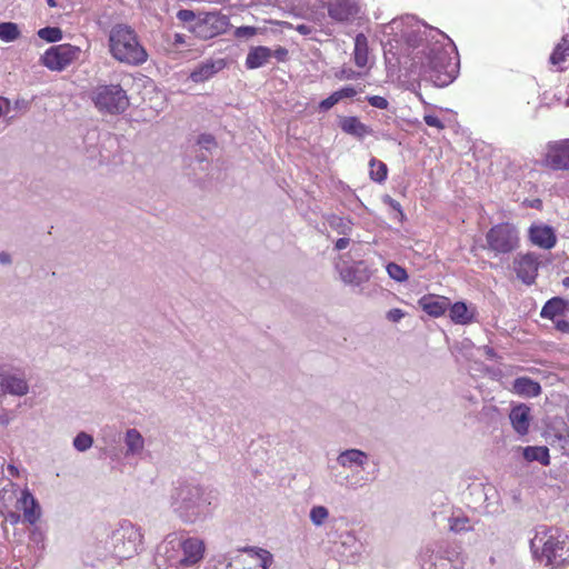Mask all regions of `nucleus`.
Returning a JSON list of instances; mask_svg holds the SVG:
<instances>
[{
  "mask_svg": "<svg viewBox=\"0 0 569 569\" xmlns=\"http://www.w3.org/2000/svg\"><path fill=\"white\" fill-rule=\"evenodd\" d=\"M0 387L9 393L23 396L28 392V385L24 379L10 373L0 372Z\"/></svg>",
  "mask_w": 569,
  "mask_h": 569,
  "instance_id": "nucleus-22",
  "label": "nucleus"
},
{
  "mask_svg": "<svg viewBox=\"0 0 569 569\" xmlns=\"http://www.w3.org/2000/svg\"><path fill=\"white\" fill-rule=\"evenodd\" d=\"M449 317L452 322L458 325H468L473 320V313L469 311L467 305L462 301H457L449 306Z\"/></svg>",
  "mask_w": 569,
  "mask_h": 569,
  "instance_id": "nucleus-26",
  "label": "nucleus"
},
{
  "mask_svg": "<svg viewBox=\"0 0 569 569\" xmlns=\"http://www.w3.org/2000/svg\"><path fill=\"white\" fill-rule=\"evenodd\" d=\"M541 163L553 171H569V139L549 141L545 147Z\"/></svg>",
  "mask_w": 569,
  "mask_h": 569,
  "instance_id": "nucleus-8",
  "label": "nucleus"
},
{
  "mask_svg": "<svg viewBox=\"0 0 569 569\" xmlns=\"http://www.w3.org/2000/svg\"><path fill=\"white\" fill-rule=\"evenodd\" d=\"M127 453H139L143 449L144 440L136 429H129L126 433Z\"/></svg>",
  "mask_w": 569,
  "mask_h": 569,
  "instance_id": "nucleus-31",
  "label": "nucleus"
},
{
  "mask_svg": "<svg viewBox=\"0 0 569 569\" xmlns=\"http://www.w3.org/2000/svg\"><path fill=\"white\" fill-rule=\"evenodd\" d=\"M178 16L183 21L194 20V13L190 10H181Z\"/></svg>",
  "mask_w": 569,
  "mask_h": 569,
  "instance_id": "nucleus-50",
  "label": "nucleus"
},
{
  "mask_svg": "<svg viewBox=\"0 0 569 569\" xmlns=\"http://www.w3.org/2000/svg\"><path fill=\"white\" fill-rule=\"evenodd\" d=\"M257 28L254 27H239L234 31V36L237 38H249L258 33Z\"/></svg>",
  "mask_w": 569,
  "mask_h": 569,
  "instance_id": "nucleus-41",
  "label": "nucleus"
},
{
  "mask_svg": "<svg viewBox=\"0 0 569 569\" xmlns=\"http://www.w3.org/2000/svg\"><path fill=\"white\" fill-rule=\"evenodd\" d=\"M91 100L100 112L122 113L129 106V98L120 84H100L91 93Z\"/></svg>",
  "mask_w": 569,
  "mask_h": 569,
  "instance_id": "nucleus-5",
  "label": "nucleus"
},
{
  "mask_svg": "<svg viewBox=\"0 0 569 569\" xmlns=\"http://www.w3.org/2000/svg\"><path fill=\"white\" fill-rule=\"evenodd\" d=\"M16 499V508L22 510L23 521L34 525L40 518V507L29 490L21 491V496L16 498L13 493H0V515L10 523L17 525L21 520L20 513L8 509L7 502Z\"/></svg>",
  "mask_w": 569,
  "mask_h": 569,
  "instance_id": "nucleus-3",
  "label": "nucleus"
},
{
  "mask_svg": "<svg viewBox=\"0 0 569 569\" xmlns=\"http://www.w3.org/2000/svg\"><path fill=\"white\" fill-rule=\"evenodd\" d=\"M81 54V49L71 43L51 46L40 57V63L50 71H63L74 63Z\"/></svg>",
  "mask_w": 569,
  "mask_h": 569,
  "instance_id": "nucleus-7",
  "label": "nucleus"
},
{
  "mask_svg": "<svg viewBox=\"0 0 569 569\" xmlns=\"http://www.w3.org/2000/svg\"><path fill=\"white\" fill-rule=\"evenodd\" d=\"M0 262L1 263H9L10 262V256L7 252L0 253Z\"/></svg>",
  "mask_w": 569,
  "mask_h": 569,
  "instance_id": "nucleus-56",
  "label": "nucleus"
},
{
  "mask_svg": "<svg viewBox=\"0 0 569 569\" xmlns=\"http://www.w3.org/2000/svg\"><path fill=\"white\" fill-rule=\"evenodd\" d=\"M269 23L274 24L280 28L284 29H292L293 26L290 22L287 21H277V20H270Z\"/></svg>",
  "mask_w": 569,
  "mask_h": 569,
  "instance_id": "nucleus-53",
  "label": "nucleus"
},
{
  "mask_svg": "<svg viewBox=\"0 0 569 569\" xmlns=\"http://www.w3.org/2000/svg\"><path fill=\"white\" fill-rule=\"evenodd\" d=\"M386 269L389 277L398 282H405L408 279L406 269L395 262H389Z\"/></svg>",
  "mask_w": 569,
  "mask_h": 569,
  "instance_id": "nucleus-35",
  "label": "nucleus"
},
{
  "mask_svg": "<svg viewBox=\"0 0 569 569\" xmlns=\"http://www.w3.org/2000/svg\"><path fill=\"white\" fill-rule=\"evenodd\" d=\"M487 248L496 254H508L520 246V231L512 222L493 224L486 233Z\"/></svg>",
  "mask_w": 569,
  "mask_h": 569,
  "instance_id": "nucleus-4",
  "label": "nucleus"
},
{
  "mask_svg": "<svg viewBox=\"0 0 569 569\" xmlns=\"http://www.w3.org/2000/svg\"><path fill=\"white\" fill-rule=\"evenodd\" d=\"M552 322L555 323V328L557 331L569 335V319L561 317Z\"/></svg>",
  "mask_w": 569,
  "mask_h": 569,
  "instance_id": "nucleus-46",
  "label": "nucleus"
},
{
  "mask_svg": "<svg viewBox=\"0 0 569 569\" xmlns=\"http://www.w3.org/2000/svg\"><path fill=\"white\" fill-rule=\"evenodd\" d=\"M368 102L370 106L378 108V109H387L389 106L388 100L381 96L368 97Z\"/></svg>",
  "mask_w": 569,
  "mask_h": 569,
  "instance_id": "nucleus-40",
  "label": "nucleus"
},
{
  "mask_svg": "<svg viewBox=\"0 0 569 569\" xmlns=\"http://www.w3.org/2000/svg\"><path fill=\"white\" fill-rule=\"evenodd\" d=\"M38 37L47 42H58L62 39V30L58 27H46L38 30Z\"/></svg>",
  "mask_w": 569,
  "mask_h": 569,
  "instance_id": "nucleus-33",
  "label": "nucleus"
},
{
  "mask_svg": "<svg viewBox=\"0 0 569 569\" xmlns=\"http://www.w3.org/2000/svg\"><path fill=\"white\" fill-rule=\"evenodd\" d=\"M522 204L527 208H533V209H537V210H541L542 209V200L539 199V198H536V199H526Z\"/></svg>",
  "mask_w": 569,
  "mask_h": 569,
  "instance_id": "nucleus-47",
  "label": "nucleus"
},
{
  "mask_svg": "<svg viewBox=\"0 0 569 569\" xmlns=\"http://www.w3.org/2000/svg\"><path fill=\"white\" fill-rule=\"evenodd\" d=\"M562 284H563L565 288H569V277H565L562 279Z\"/></svg>",
  "mask_w": 569,
  "mask_h": 569,
  "instance_id": "nucleus-57",
  "label": "nucleus"
},
{
  "mask_svg": "<svg viewBox=\"0 0 569 569\" xmlns=\"http://www.w3.org/2000/svg\"><path fill=\"white\" fill-rule=\"evenodd\" d=\"M569 312V300L561 297H553L549 299L540 311L542 319L555 321L561 317H566Z\"/></svg>",
  "mask_w": 569,
  "mask_h": 569,
  "instance_id": "nucleus-17",
  "label": "nucleus"
},
{
  "mask_svg": "<svg viewBox=\"0 0 569 569\" xmlns=\"http://www.w3.org/2000/svg\"><path fill=\"white\" fill-rule=\"evenodd\" d=\"M358 13L359 7L355 0H329L328 2V14L336 21H348Z\"/></svg>",
  "mask_w": 569,
  "mask_h": 569,
  "instance_id": "nucleus-12",
  "label": "nucleus"
},
{
  "mask_svg": "<svg viewBox=\"0 0 569 569\" xmlns=\"http://www.w3.org/2000/svg\"><path fill=\"white\" fill-rule=\"evenodd\" d=\"M425 569H432V566H430L429 568H425Z\"/></svg>",
  "mask_w": 569,
  "mask_h": 569,
  "instance_id": "nucleus-60",
  "label": "nucleus"
},
{
  "mask_svg": "<svg viewBox=\"0 0 569 569\" xmlns=\"http://www.w3.org/2000/svg\"><path fill=\"white\" fill-rule=\"evenodd\" d=\"M226 67L223 59H209L198 64L190 73V79L196 82H204Z\"/></svg>",
  "mask_w": 569,
  "mask_h": 569,
  "instance_id": "nucleus-15",
  "label": "nucleus"
},
{
  "mask_svg": "<svg viewBox=\"0 0 569 569\" xmlns=\"http://www.w3.org/2000/svg\"><path fill=\"white\" fill-rule=\"evenodd\" d=\"M121 537L127 539L126 542L122 543L120 548L118 545L116 546L117 556L120 558H130L133 553L137 552L139 545L142 542V535L133 527L123 529Z\"/></svg>",
  "mask_w": 569,
  "mask_h": 569,
  "instance_id": "nucleus-18",
  "label": "nucleus"
},
{
  "mask_svg": "<svg viewBox=\"0 0 569 569\" xmlns=\"http://www.w3.org/2000/svg\"><path fill=\"white\" fill-rule=\"evenodd\" d=\"M458 557H459V552H458V551H456V550L447 551V556H446V558H447L450 562H452V561L457 560V559H458Z\"/></svg>",
  "mask_w": 569,
  "mask_h": 569,
  "instance_id": "nucleus-55",
  "label": "nucleus"
},
{
  "mask_svg": "<svg viewBox=\"0 0 569 569\" xmlns=\"http://www.w3.org/2000/svg\"><path fill=\"white\" fill-rule=\"evenodd\" d=\"M535 560L548 569H562L569 566V535L557 527L542 526L530 540Z\"/></svg>",
  "mask_w": 569,
  "mask_h": 569,
  "instance_id": "nucleus-1",
  "label": "nucleus"
},
{
  "mask_svg": "<svg viewBox=\"0 0 569 569\" xmlns=\"http://www.w3.org/2000/svg\"><path fill=\"white\" fill-rule=\"evenodd\" d=\"M350 240L348 238H339L336 243H335V248L337 250H343L348 247Z\"/></svg>",
  "mask_w": 569,
  "mask_h": 569,
  "instance_id": "nucleus-51",
  "label": "nucleus"
},
{
  "mask_svg": "<svg viewBox=\"0 0 569 569\" xmlns=\"http://www.w3.org/2000/svg\"><path fill=\"white\" fill-rule=\"evenodd\" d=\"M339 102V99L338 97L336 96V91L332 92L328 98L323 99L322 101H320L319 103V109L321 111H328L330 110L333 106H336L337 103Z\"/></svg>",
  "mask_w": 569,
  "mask_h": 569,
  "instance_id": "nucleus-39",
  "label": "nucleus"
},
{
  "mask_svg": "<svg viewBox=\"0 0 569 569\" xmlns=\"http://www.w3.org/2000/svg\"><path fill=\"white\" fill-rule=\"evenodd\" d=\"M512 428L521 436L529 431L530 426V408L526 405H518L513 407L509 415Z\"/></svg>",
  "mask_w": 569,
  "mask_h": 569,
  "instance_id": "nucleus-20",
  "label": "nucleus"
},
{
  "mask_svg": "<svg viewBox=\"0 0 569 569\" xmlns=\"http://www.w3.org/2000/svg\"><path fill=\"white\" fill-rule=\"evenodd\" d=\"M569 59V36H565L557 43L553 51L550 54L549 62L556 67L558 71L565 69L563 64Z\"/></svg>",
  "mask_w": 569,
  "mask_h": 569,
  "instance_id": "nucleus-23",
  "label": "nucleus"
},
{
  "mask_svg": "<svg viewBox=\"0 0 569 569\" xmlns=\"http://www.w3.org/2000/svg\"><path fill=\"white\" fill-rule=\"evenodd\" d=\"M11 103L8 98L0 97V117L10 110Z\"/></svg>",
  "mask_w": 569,
  "mask_h": 569,
  "instance_id": "nucleus-48",
  "label": "nucleus"
},
{
  "mask_svg": "<svg viewBox=\"0 0 569 569\" xmlns=\"http://www.w3.org/2000/svg\"><path fill=\"white\" fill-rule=\"evenodd\" d=\"M341 278L346 283H359L360 280L357 279V272L352 268H348L341 271Z\"/></svg>",
  "mask_w": 569,
  "mask_h": 569,
  "instance_id": "nucleus-42",
  "label": "nucleus"
},
{
  "mask_svg": "<svg viewBox=\"0 0 569 569\" xmlns=\"http://www.w3.org/2000/svg\"><path fill=\"white\" fill-rule=\"evenodd\" d=\"M272 56L271 49L267 47H256L249 51L246 58L248 69H257L266 64Z\"/></svg>",
  "mask_w": 569,
  "mask_h": 569,
  "instance_id": "nucleus-24",
  "label": "nucleus"
},
{
  "mask_svg": "<svg viewBox=\"0 0 569 569\" xmlns=\"http://www.w3.org/2000/svg\"><path fill=\"white\" fill-rule=\"evenodd\" d=\"M418 303L426 313L438 318L446 313L450 306V300L442 296L426 295L419 299Z\"/></svg>",
  "mask_w": 569,
  "mask_h": 569,
  "instance_id": "nucleus-16",
  "label": "nucleus"
},
{
  "mask_svg": "<svg viewBox=\"0 0 569 569\" xmlns=\"http://www.w3.org/2000/svg\"><path fill=\"white\" fill-rule=\"evenodd\" d=\"M423 120L429 126V127H433V128H437L439 130H442L445 128V124L443 122L436 116L433 114H426L423 117Z\"/></svg>",
  "mask_w": 569,
  "mask_h": 569,
  "instance_id": "nucleus-43",
  "label": "nucleus"
},
{
  "mask_svg": "<svg viewBox=\"0 0 569 569\" xmlns=\"http://www.w3.org/2000/svg\"><path fill=\"white\" fill-rule=\"evenodd\" d=\"M340 129L357 139H363L367 136L372 134L373 130L360 121L358 117L348 116L339 119Z\"/></svg>",
  "mask_w": 569,
  "mask_h": 569,
  "instance_id": "nucleus-19",
  "label": "nucleus"
},
{
  "mask_svg": "<svg viewBox=\"0 0 569 569\" xmlns=\"http://www.w3.org/2000/svg\"><path fill=\"white\" fill-rule=\"evenodd\" d=\"M202 497L199 487L186 485L177 489L173 506L180 517L186 521H191L192 516L198 513V508Z\"/></svg>",
  "mask_w": 569,
  "mask_h": 569,
  "instance_id": "nucleus-9",
  "label": "nucleus"
},
{
  "mask_svg": "<svg viewBox=\"0 0 569 569\" xmlns=\"http://www.w3.org/2000/svg\"><path fill=\"white\" fill-rule=\"evenodd\" d=\"M430 78L439 86L448 84L453 79L455 67L446 51H439L430 60Z\"/></svg>",
  "mask_w": 569,
  "mask_h": 569,
  "instance_id": "nucleus-10",
  "label": "nucleus"
},
{
  "mask_svg": "<svg viewBox=\"0 0 569 569\" xmlns=\"http://www.w3.org/2000/svg\"><path fill=\"white\" fill-rule=\"evenodd\" d=\"M405 316V311L400 308H393L387 312V319L391 322H399Z\"/></svg>",
  "mask_w": 569,
  "mask_h": 569,
  "instance_id": "nucleus-44",
  "label": "nucleus"
},
{
  "mask_svg": "<svg viewBox=\"0 0 569 569\" xmlns=\"http://www.w3.org/2000/svg\"><path fill=\"white\" fill-rule=\"evenodd\" d=\"M367 459V455L358 449H349L343 451L338 461L343 467H351L352 465L363 466Z\"/></svg>",
  "mask_w": 569,
  "mask_h": 569,
  "instance_id": "nucleus-28",
  "label": "nucleus"
},
{
  "mask_svg": "<svg viewBox=\"0 0 569 569\" xmlns=\"http://www.w3.org/2000/svg\"><path fill=\"white\" fill-rule=\"evenodd\" d=\"M223 27L222 19L216 13H207L203 18H199L192 29L199 38L209 39L217 36Z\"/></svg>",
  "mask_w": 569,
  "mask_h": 569,
  "instance_id": "nucleus-13",
  "label": "nucleus"
},
{
  "mask_svg": "<svg viewBox=\"0 0 569 569\" xmlns=\"http://www.w3.org/2000/svg\"><path fill=\"white\" fill-rule=\"evenodd\" d=\"M49 7L54 8L57 6L54 0H47Z\"/></svg>",
  "mask_w": 569,
  "mask_h": 569,
  "instance_id": "nucleus-58",
  "label": "nucleus"
},
{
  "mask_svg": "<svg viewBox=\"0 0 569 569\" xmlns=\"http://www.w3.org/2000/svg\"><path fill=\"white\" fill-rule=\"evenodd\" d=\"M523 458L527 461H538L542 466L550 465L549 449L545 446H529L523 449Z\"/></svg>",
  "mask_w": 569,
  "mask_h": 569,
  "instance_id": "nucleus-27",
  "label": "nucleus"
},
{
  "mask_svg": "<svg viewBox=\"0 0 569 569\" xmlns=\"http://www.w3.org/2000/svg\"><path fill=\"white\" fill-rule=\"evenodd\" d=\"M449 528L453 532L471 530L470 520L466 516L451 517L449 519Z\"/></svg>",
  "mask_w": 569,
  "mask_h": 569,
  "instance_id": "nucleus-34",
  "label": "nucleus"
},
{
  "mask_svg": "<svg viewBox=\"0 0 569 569\" xmlns=\"http://www.w3.org/2000/svg\"><path fill=\"white\" fill-rule=\"evenodd\" d=\"M341 78H345V79H355L357 77L360 76V73H357L355 72L353 70L349 69V70H342L341 72Z\"/></svg>",
  "mask_w": 569,
  "mask_h": 569,
  "instance_id": "nucleus-54",
  "label": "nucleus"
},
{
  "mask_svg": "<svg viewBox=\"0 0 569 569\" xmlns=\"http://www.w3.org/2000/svg\"><path fill=\"white\" fill-rule=\"evenodd\" d=\"M300 34H303V36H308L311 33L312 31V28L310 26H307V24H298L296 28H295Z\"/></svg>",
  "mask_w": 569,
  "mask_h": 569,
  "instance_id": "nucleus-52",
  "label": "nucleus"
},
{
  "mask_svg": "<svg viewBox=\"0 0 569 569\" xmlns=\"http://www.w3.org/2000/svg\"><path fill=\"white\" fill-rule=\"evenodd\" d=\"M330 226L341 234H349L352 229V222L341 217H333L330 220Z\"/></svg>",
  "mask_w": 569,
  "mask_h": 569,
  "instance_id": "nucleus-37",
  "label": "nucleus"
},
{
  "mask_svg": "<svg viewBox=\"0 0 569 569\" xmlns=\"http://www.w3.org/2000/svg\"><path fill=\"white\" fill-rule=\"evenodd\" d=\"M539 261L535 253H526L515 261V271L526 284H532L538 276Z\"/></svg>",
  "mask_w": 569,
  "mask_h": 569,
  "instance_id": "nucleus-11",
  "label": "nucleus"
},
{
  "mask_svg": "<svg viewBox=\"0 0 569 569\" xmlns=\"http://www.w3.org/2000/svg\"><path fill=\"white\" fill-rule=\"evenodd\" d=\"M369 177L375 182H385L388 177L387 164L377 158H371L369 161Z\"/></svg>",
  "mask_w": 569,
  "mask_h": 569,
  "instance_id": "nucleus-30",
  "label": "nucleus"
},
{
  "mask_svg": "<svg viewBox=\"0 0 569 569\" xmlns=\"http://www.w3.org/2000/svg\"><path fill=\"white\" fill-rule=\"evenodd\" d=\"M108 44L111 57L120 63L140 66L148 59L137 32L127 24L118 23L111 28Z\"/></svg>",
  "mask_w": 569,
  "mask_h": 569,
  "instance_id": "nucleus-2",
  "label": "nucleus"
},
{
  "mask_svg": "<svg viewBox=\"0 0 569 569\" xmlns=\"http://www.w3.org/2000/svg\"><path fill=\"white\" fill-rule=\"evenodd\" d=\"M511 390L520 397L533 398L541 393V386L529 377H519L513 381Z\"/></svg>",
  "mask_w": 569,
  "mask_h": 569,
  "instance_id": "nucleus-21",
  "label": "nucleus"
},
{
  "mask_svg": "<svg viewBox=\"0 0 569 569\" xmlns=\"http://www.w3.org/2000/svg\"><path fill=\"white\" fill-rule=\"evenodd\" d=\"M20 30L14 22L0 23V40L4 42H12L20 37Z\"/></svg>",
  "mask_w": 569,
  "mask_h": 569,
  "instance_id": "nucleus-32",
  "label": "nucleus"
},
{
  "mask_svg": "<svg viewBox=\"0 0 569 569\" xmlns=\"http://www.w3.org/2000/svg\"><path fill=\"white\" fill-rule=\"evenodd\" d=\"M179 549L174 553L167 556L171 566L178 569L193 567L200 563L204 557L206 545L203 540L189 537L178 543Z\"/></svg>",
  "mask_w": 569,
  "mask_h": 569,
  "instance_id": "nucleus-6",
  "label": "nucleus"
},
{
  "mask_svg": "<svg viewBox=\"0 0 569 569\" xmlns=\"http://www.w3.org/2000/svg\"><path fill=\"white\" fill-rule=\"evenodd\" d=\"M272 54L279 60L284 61L288 56V50L283 47H278Z\"/></svg>",
  "mask_w": 569,
  "mask_h": 569,
  "instance_id": "nucleus-49",
  "label": "nucleus"
},
{
  "mask_svg": "<svg viewBox=\"0 0 569 569\" xmlns=\"http://www.w3.org/2000/svg\"><path fill=\"white\" fill-rule=\"evenodd\" d=\"M529 239L535 246L542 249H551L557 242L553 229L546 224H532L529 228Z\"/></svg>",
  "mask_w": 569,
  "mask_h": 569,
  "instance_id": "nucleus-14",
  "label": "nucleus"
},
{
  "mask_svg": "<svg viewBox=\"0 0 569 569\" xmlns=\"http://www.w3.org/2000/svg\"><path fill=\"white\" fill-rule=\"evenodd\" d=\"M93 439L90 435L86 432H80L73 440V446L79 451H84L92 446Z\"/></svg>",
  "mask_w": 569,
  "mask_h": 569,
  "instance_id": "nucleus-38",
  "label": "nucleus"
},
{
  "mask_svg": "<svg viewBox=\"0 0 569 569\" xmlns=\"http://www.w3.org/2000/svg\"><path fill=\"white\" fill-rule=\"evenodd\" d=\"M212 141H213V138H212V137H208V138L206 139V142H212Z\"/></svg>",
  "mask_w": 569,
  "mask_h": 569,
  "instance_id": "nucleus-59",
  "label": "nucleus"
},
{
  "mask_svg": "<svg viewBox=\"0 0 569 569\" xmlns=\"http://www.w3.org/2000/svg\"><path fill=\"white\" fill-rule=\"evenodd\" d=\"M369 59L368 39L363 33H358L355 38L353 60L357 67L363 68Z\"/></svg>",
  "mask_w": 569,
  "mask_h": 569,
  "instance_id": "nucleus-25",
  "label": "nucleus"
},
{
  "mask_svg": "<svg viewBox=\"0 0 569 569\" xmlns=\"http://www.w3.org/2000/svg\"><path fill=\"white\" fill-rule=\"evenodd\" d=\"M243 552L247 553L251 559L258 561V566L261 569H268L273 560L272 555L262 548L247 547L243 549Z\"/></svg>",
  "mask_w": 569,
  "mask_h": 569,
  "instance_id": "nucleus-29",
  "label": "nucleus"
},
{
  "mask_svg": "<svg viewBox=\"0 0 569 569\" xmlns=\"http://www.w3.org/2000/svg\"><path fill=\"white\" fill-rule=\"evenodd\" d=\"M356 94L357 90L353 87H345L336 91V96L338 97L339 101L346 98H353Z\"/></svg>",
  "mask_w": 569,
  "mask_h": 569,
  "instance_id": "nucleus-45",
  "label": "nucleus"
},
{
  "mask_svg": "<svg viewBox=\"0 0 569 569\" xmlns=\"http://www.w3.org/2000/svg\"><path fill=\"white\" fill-rule=\"evenodd\" d=\"M329 517V511L323 506H315L310 510V520L316 526H321Z\"/></svg>",
  "mask_w": 569,
  "mask_h": 569,
  "instance_id": "nucleus-36",
  "label": "nucleus"
}]
</instances>
